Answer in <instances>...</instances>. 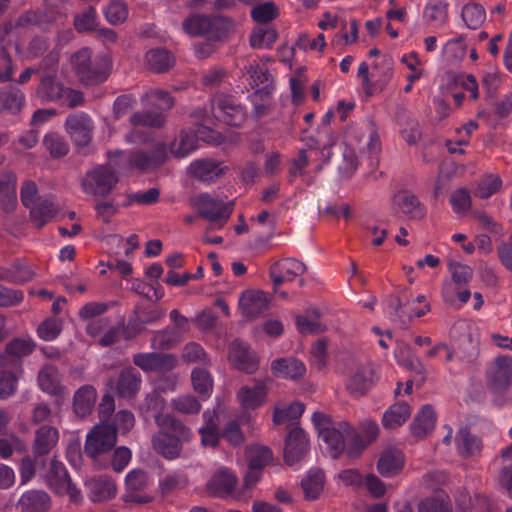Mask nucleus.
<instances>
[{
    "mask_svg": "<svg viewBox=\"0 0 512 512\" xmlns=\"http://www.w3.org/2000/svg\"><path fill=\"white\" fill-rule=\"evenodd\" d=\"M72 67L79 81L85 86L103 83L110 75V63L102 58L92 59L89 49H81L71 57Z\"/></svg>",
    "mask_w": 512,
    "mask_h": 512,
    "instance_id": "obj_1",
    "label": "nucleus"
},
{
    "mask_svg": "<svg viewBox=\"0 0 512 512\" xmlns=\"http://www.w3.org/2000/svg\"><path fill=\"white\" fill-rule=\"evenodd\" d=\"M116 442L115 429L109 423H99L87 434L84 453L94 463L105 466L106 462L102 461V457L111 452Z\"/></svg>",
    "mask_w": 512,
    "mask_h": 512,
    "instance_id": "obj_2",
    "label": "nucleus"
},
{
    "mask_svg": "<svg viewBox=\"0 0 512 512\" xmlns=\"http://www.w3.org/2000/svg\"><path fill=\"white\" fill-rule=\"evenodd\" d=\"M119 181L118 175L106 166L97 165L87 171L81 180L83 191L99 200L108 197Z\"/></svg>",
    "mask_w": 512,
    "mask_h": 512,
    "instance_id": "obj_3",
    "label": "nucleus"
},
{
    "mask_svg": "<svg viewBox=\"0 0 512 512\" xmlns=\"http://www.w3.org/2000/svg\"><path fill=\"white\" fill-rule=\"evenodd\" d=\"M65 128L77 152L88 155L94 131L93 119L84 112L73 113L67 117Z\"/></svg>",
    "mask_w": 512,
    "mask_h": 512,
    "instance_id": "obj_4",
    "label": "nucleus"
},
{
    "mask_svg": "<svg viewBox=\"0 0 512 512\" xmlns=\"http://www.w3.org/2000/svg\"><path fill=\"white\" fill-rule=\"evenodd\" d=\"M34 348L35 344L30 339H11L0 352V368L23 374V359L30 355Z\"/></svg>",
    "mask_w": 512,
    "mask_h": 512,
    "instance_id": "obj_5",
    "label": "nucleus"
},
{
    "mask_svg": "<svg viewBox=\"0 0 512 512\" xmlns=\"http://www.w3.org/2000/svg\"><path fill=\"white\" fill-rule=\"evenodd\" d=\"M149 480L147 473L142 470L131 471L125 481V493L122 499L125 503L145 505L154 500V496L148 493Z\"/></svg>",
    "mask_w": 512,
    "mask_h": 512,
    "instance_id": "obj_6",
    "label": "nucleus"
},
{
    "mask_svg": "<svg viewBox=\"0 0 512 512\" xmlns=\"http://www.w3.org/2000/svg\"><path fill=\"white\" fill-rule=\"evenodd\" d=\"M48 485L58 494H68L71 501H78L80 499V491L72 482L65 466L54 456L50 463V468L47 473Z\"/></svg>",
    "mask_w": 512,
    "mask_h": 512,
    "instance_id": "obj_7",
    "label": "nucleus"
},
{
    "mask_svg": "<svg viewBox=\"0 0 512 512\" xmlns=\"http://www.w3.org/2000/svg\"><path fill=\"white\" fill-rule=\"evenodd\" d=\"M194 206L202 218L211 222L225 223L232 213L233 202L224 203L218 198L203 193L194 199Z\"/></svg>",
    "mask_w": 512,
    "mask_h": 512,
    "instance_id": "obj_8",
    "label": "nucleus"
},
{
    "mask_svg": "<svg viewBox=\"0 0 512 512\" xmlns=\"http://www.w3.org/2000/svg\"><path fill=\"white\" fill-rule=\"evenodd\" d=\"M487 386L496 393L506 391L512 384V357L498 356L486 372Z\"/></svg>",
    "mask_w": 512,
    "mask_h": 512,
    "instance_id": "obj_9",
    "label": "nucleus"
},
{
    "mask_svg": "<svg viewBox=\"0 0 512 512\" xmlns=\"http://www.w3.org/2000/svg\"><path fill=\"white\" fill-rule=\"evenodd\" d=\"M288 434L285 439L284 461L293 465L301 461L309 450V441L305 431L291 423L287 426Z\"/></svg>",
    "mask_w": 512,
    "mask_h": 512,
    "instance_id": "obj_10",
    "label": "nucleus"
},
{
    "mask_svg": "<svg viewBox=\"0 0 512 512\" xmlns=\"http://www.w3.org/2000/svg\"><path fill=\"white\" fill-rule=\"evenodd\" d=\"M177 362V357L170 353H137L133 356V363L145 372L166 373L175 368Z\"/></svg>",
    "mask_w": 512,
    "mask_h": 512,
    "instance_id": "obj_11",
    "label": "nucleus"
},
{
    "mask_svg": "<svg viewBox=\"0 0 512 512\" xmlns=\"http://www.w3.org/2000/svg\"><path fill=\"white\" fill-rule=\"evenodd\" d=\"M167 158L166 145L157 144L151 152L143 150L132 151L128 156V165L134 167L141 172L156 170Z\"/></svg>",
    "mask_w": 512,
    "mask_h": 512,
    "instance_id": "obj_12",
    "label": "nucleus"
},
{
    "mask_svg": "<svg viewBox=\"0 0 512 512\" xmlns=\"http://www.w3.org/2000/svg\"><path fill=\"white\" fill-rule=\"evenodd\" d=\"M228 358L236 369L247 374H253L259 368V359L256 353L238 339L230 343Z\"/></svg>",
    "mask_w": 512,
    "mask_h": 512,
    "instance_id": "obj_13",
    "label": "nucleus"
},
{
    "mask_svg": "<svg viewBox=\"0 0 512 512\" xmlns=\"http://www.w3.org/2000/svg\"><path fill=\"white\" fill-rule=\"evenodd\" d=\"M246 73L250 77L249 84L255 89L254 96L261 101L270 99L274 89V80L269 69L258 63H252L246 67Z\"/></svg>",
    "mask_w": 512,
    "mask_h": 512,
    "instance_id": "obj_14",
    "label": "nucleus"
},
{
    "mask_svg": "<svg viewBox=\"0 0 512 512\" xmlns=\"http://www.w3.org/2000/svg\"><path fill=\"white\" fill-rule=\"evenodd\" d=\"M306 271L307 266L302 261L296 258H284L272 264L269 272L276 288L284 282L293 281Z\"/></svg>",
    "mask_w": 512,
    "mask_h": 512,
    "instance_id": "obj_15",
    "label": "nucleus"
},
{
    "mask_svg": "<svg viewBox=\"0 0 512 512\" xmlns=\"http://www.w3.org/2000/svg\"><path fill=\"white\" fill-rule=\"evenodd\" d=\"M456 447L459 455L464 459L479 458L483 451L482 439L471 432L467 426L458 430L455 436Z\"/></svg>",
    "mask_w": 512,
    "mask_h": 512,
    "instance_id": "obj_16",
    "label": "nucleus"
},
{
    "mask_svg": "<svg viewBox=\"0 0 512 512\" xmlns=\"http://www.w3.org/2000/svg\"><path fill=\"white\" fill-rule=\"evenodd\" d=\"M239 307L246 318L253 319L268 310L269 302L264 292L248 290L242 293Z\"/></svg>",
    "mask_w": 512,
    "mask_h": 512,
    "instance_id": "obj_17",
    "label": "nucleus"
},
{
    "mask_svg": "<svg viewBox=\"0 0 512 512\" xmlns=\"http://www.w3.org/2000/svg\"><path fill=\"white\" fill-rule=\"evenodd\" d=\"M271 378L263 380H255L252 387L243 386L239 389L237 396L238 399L245 409H256L261 406L266 399V387L268 383H271Z\"/></svg>",
    "mask_w": 512,
    "mask_h": 512,
    "instance_id": "obj_18",
    "label": "nucleus"
},
{
    "mask_svg": "<svg viewBox=\"0 0 512 512\" xmlns=\"http://www.w3.org/2000/svg\"><path fill=\"white\" fill-rule=\"evenodd\" d=\"M66 87L58 80L57 75L44 74L39 76L36 96L43 102H57L64 99Z\"/></svg>",
    "mask_w": 512,
    "mask_h": 512,
    "instance_id": "obj_19",
    "label": "nucleus"
},
{
    "mask_svg": "<svg viewBox=\"0 0 512 512\" xmlns=\"http://www.w3.org/2000/svg\"><path fill=\"white\" fill-rule=\"evenodd\" d=\"M214 103L221 112V115L218 117L227 125L238 127L244 122V108L240 104L235 103L231 97L225 95L218 96Z\"/></svg>",
    "mask_w": 512,
    "mask_h": 512,
    "instance_id": "obj_20",
    "label": "nucleus"
},
{
    "mask_svg": "<svg viewBox=\"0 0 512 512\" xmlns=\"http://www.w3.org/2000/svg\"><path fill=\"white\" fill-rule=\"evenodd\" d=\"M156 425L158 429L182 444L190 441L192 437L191 429L172 414L166 413V416H158L156 418Z\"/></svg>",
    "mask_w": 512,
    "mask_h": 512,
    "instance_id": "obj_21",
    "label": "nucleus"
},
{
    "mask_svg": "<svg viewBox=\"0 0 512 512\" xmlns=\"http://www.w3.org/2000/svg\"><path fill=\"white\" fill-rule=\"evenodd\" d=\"M151 444L157 454L168 460L176 459L182 453L183 444L160 429L152 436Z\"/></svg>",
    "mask_w": 512,
    "mask_h": 512,
    "instance_id": "obj_22",
    "label": "nucleus"
},
{
    "mask_svg": "<svg viewBox=\"0 0 512 512\" xmlns=\"http://www.w3.org/2000/svg\"><path fill=\"white\" fill-rule=\"evenodd\" d=\"M404 454L395 448H388L381 454L377 470L383 477L398 475L404 467Z\"/></svg>",
    "mask_w": 512,
    "mask_h": 512,
    "instance_id": "obj_23",
    "label": "nucleus"
},
{
    "mask_svg": "<svg viewBox=\"0 0 512 512\" xmlns=\"http://www.w3.org/2000/svg\"><path fill=\"white\" fill-rule=\"evenodd\" d=\"M141 385L140 374L133 367L124 368L120 371L117 382V395L122 398L131 399L138 393Z\"/></svg>",
    "mask_w": 512,
    "mask_h": 512,
    "instance_id": "obj_24",
    "label": "nucleus"
},
{
    "mask_svg": "<svg viewBox=\"0 0 512 512\" xmlns=\"http://www.w3.org/2000/svg\"><path fill=\"white\" fill-rule=\"evenodd\" d=\"M58 442V430L52 426H41L35 433L32 452L35 459L49 454Z\"/></svg>",
    "mask_w": 512,
    "mask_h": 512,
    "instance_id": "obj_25",
    "label": "nucleus"
},
{
    "mask_svg": "<svg viewBox=\"0 0 512 512\" xmlns=\"http://www.w3.org/2000/svg\"><path fill=\"white\" fill-rule=\"evenodd\" d=\"M274 376L283 379L297 380L304 376L305 365L295 358H279L271 364Z\"/></svg>",
    "mask_w": 512,
    "mask_h": 512,
    "instance_id": "obj_26",
    "label": "nucleus"
},
{
    "mask_svg": "<svg viewBox=\"0 0 512 512\" xmlns=\"http://www.w3.org/2000/svg\"><path fill=\"white\" fill-rule=\"evenodd\" d=\"M327 445V452L333 459L340 458L344 454L346 433L340 427L325 428L320 431L319 436Z\"/></svg>",
    "mask_w": 512,
    "mask_h": 512,
    "instance_id": "obj_27",
    "label": "nucleus"
},
{
    "mask_svg": "<svg viewBox=\"0 0 512 512\" xmlns=\"http://www.w3.org/2000/svg\"><path fill=\"white\" fill-rule=\"evenodd\" d=\"M97 399L96 389L92 385L80 387L73 398V409L76 415L84 418L90 415Z\"/></svg>",
    "mask_w": 512,
    "mask_h": 512,
    "instance_id": "obj_28",
    "label": "nucleus"
},
{
    "mask_svg": "<svg viewBox=\"0 0 512 512\" xmlns=\"http://www.w3.org/2000/svg\"><path fill=\"white\" fill-rule=\"evenodd\" d=\"M394 203L410 219H422L425 209L418 198L408 190L399 191L393 198Z\"/></svg>",
    "mask_w": 512,
    "mask_h": 512,
    "instance_id": "obj_29",
    "label": "nucleus"
},
{
    "mask_svg": "<svg viewBox=\"0 0 512 512\" xmlns=\"http://www.w3.org/2000/svg\"><path fill=\"white\" fill-rule=\"evenodd\" d=\"M219 165L213 160H197L191 163L188 171L191 176L202 182H213L224 173V168Z\"/></svg>",
    "mask_w": 512,
    "mask_h": 512,
    "instance_id": "obj_30",
    "label": "nucleus"
},
{
    "mask_svg": "<svg viewBox=\"0 0 512 512\" xmlns=\"http://www.w3.org/2000/svg\"><path fill=\"white\" fill-rule=\"evenodd\" d=\"M357 138L363 153L367 152L371 158L377 157L380 152V139L372 121L360 126Z\"/></svg>",
    "mask_w": 512,
    "mask_h": 512,
    "instance_id": "obj_31",
    "label": "nucleus"
},
{
    "mask_svg": "<svg viewBox=\"0 0 512 512\" xmlns=\"http://www.w3.org/2000/svg\"><path fill=\"white\" fill-rule=\"evenodd\" d=\"M24 103L25 97L20 89L12 86L0 89V113L16 115L22 110Z\"/></svg>",
    "mask_w": 512,
    "mask_h": 512,
    "instance_id": "obj_32",
    "label": "nucleus"
},
{
    "mask_svg": "<svg viewBox=\"0 0 512 512\" xmlns=\"http://www.w3.org/2000/svg\"><path fill=\"white\" fill-rule=\"evenodd\" d=\"M340 427L346 433L344 453L350 460L358 459L367 448L368 443L359 435L348 422H340Z\"/></svg>",
    "mask_w": 512,
    "mask_h": 512,
    "instance_id": "obj_33",
    "label": "nucleus"
},
{
    "mask_svg": "<svg viewBox=\"0 0 512 512\" xmlns=\"http://www.w3.org/2000/svg\"><path fill=\"white\" fill-rule=\"evenodd\" d=\"M436 414L431 405H424L416 415L412 425V434L418 438L426 437L435 427Z\"/></svg>",
    "mask_w": 512,
    "mask_h": 512,
    "instance_id": "obj_34",
    "label": "nucleus"
},
{
    "mask_svg": "<svg viewBox=\"0 0 512 512\" xmlns=\"http://www.w3.org/2000/svg\"><path fill=\"white\" fill-rule=\"evenodd\" d=\"M42 391L50 395H61L63 387L60 384L59 372L53 365H45L41 368L37 377Z\"/></svg>",
    "mask_w": 512,
    "mask_h": 512,
    "instance_id": "obj_35",
    "label": "nucleus"
},
{
    "mask_svg": "<svg viewBox=\"0 0 512 512\" xmlns=\"http://www.w3.org/2000/svg\"><path fill=\"white\" fill-rule=\"evenodd\" d=\"M145 59L147 69L154 73H165L175 63L173 55L165 49H151L146 53Z\"/></svg>",
    "mask_w": 512,
    "mask_h": 512,
    "instance_id": "obj_36",
    "label": "nucleus"
},
{
    "mask_svg": "<svg viewBox=\"0 0 512 512\" xmlns=\"http://www.w3.org/2000/svg\"><path fill=\"white\" fill-rule=\"evenodd\" d=\"M23 512H47L50 507V497L44 491H29L19 500Z\"/></svg>",
    "mask_w": 512,
    "mask_h": 512,
    "instance_id": "obj_37",
    "label": "nucleus"
},
{
    "mask_svg": "<svg viewBox=\"0 0 512 512\" xmlns=\"http://www.w3.org/2000/svg\"><path fill=\"white\" fill-rule=\"evenodd\" d=\"M373 370L360 367L350 377L347 384V390L355 397L364 396L368 390L372 387Z\"/></svg>",
    "mask_w": 512,
    "mask_h": 512,
    "instance_id": "obj_38",
    "label": "nucleus"
},
{
    "mask_svg": "<svg viewBox=\"0 0 512 512\" xmlns=\"http://www.w3.org/2000/svg\"><path fill=\"white\" fill-rule=\"evenodd\" d=\"M325 475L323 470L316 468L309 471L301 481V487L306 500H316L323 490Z\"/></svg>",
    "mask_w": 512,
    "mask_h": 512,
    "instance_id": "obj_39",
    "label": "nucleus"
},
{
    "mask_svg": "<svg viewBox=\"0 0 512 512\" xmlns=\"http://www.w3.org/2000/svg\"><path fill=\"white\" fill-rule=\"evenodd\" d=\"M235 29V22L231 17L210 15L208 27V40L220 41L227 38Z\"/></svg>",
    "mask_w": 512,
    "mask_h": 512,
    "instance_id": "obj_40",
    "label": "nucleus"
},
{
    "mask_svg": "<svg viewBox=\"0 0 512 512\" xmlns=\"http://www.w3.org/2000/svg\"><path fill=\"white\" fill-rule=\"evenodd\" d=\"M237 484L236 476L228 469L218 470L207 484L208 490L214 494H231Z\"/></svg>",
    "mask_w": 512,
    "mask_h": 512,
    "instance_id": "obj_41",
    "label": "nucleus"
},
{
    "mask_svg": "<svg viewBox=\"0 0 512 512\" xmlns=\"http://www.w3.org/2000/svg\"><path fill=\"white\" fill-rule=\"evenodd\" d=\"M58 212V208L50 199H38L30 208V218L38 229L42 228Z\"/></svg>",
    "mask_w": 512,
    "mask_h": 512,
    "instance_id": "obj_42",
    "label": "nucleus"
},
{
    "mask_svg": "<svg viewBox=\"0 0 512 512\" xmlns=\"http://www.w3.org/2000/svg\"><path fill=\"white\" fill-rule=\"evenodd\" d=\"M210 15L192 14L186 17L182 23L183 30L193 37H205L208 39Z\"/></svg>",
    "mask_w": 512,
    "mask_h": 512,
    "instance_id": "obj_43",
    "label": "nucleus"
},
{
    "mask_svg": "<svg viewBox=\"0 0 512 512\" xmlns=\"http://www.w3.org/2000/svg\"><path fill=\"white\" fill-rule=\"evenodd\" d=\"M91 493L95 502L109 500L116 494V485L107 476H99L91 482Z\"/></svg>",
    "mask_w": 512,
    "mask_h": 512,
    "instance_id": "obj_44",
    "label": "nucleus"
},
{
    "mask_svg": "<svg viewBox=\"0 0 512 512\" xmlns=\"http://www.w3.org/2000/svg\"><path fill=\"white\" fill-rule=\"evenodd\" d=\"M411 410L406 403H397L390 407L383 415V425L386 428L394 429L401 426L410 416Z\"/></svg>",
    "mask_w": 512,
    "mask_h": 512,
    "instance_id": "obj_45",
    "label": "nucleus"
},
{
    "mask_svg": "<svg viewBox=\"0 0 512 512\" xmlns=\"http://www.w3.org/2000/svg\"><path fill=\"white\" fill-rule=\"evenodd\" d=\"M129 121L132 126L161 128L166 122V117L160 112L138 111L130 116Z\"/></svg>",
    "mask_w": 512,
    "mask_h": 512,
    "instance_id": "obj_46",
    "label": "nucleus"
},
{
    "mask_svg": "<svg viewBox=\"0 0 512 512\" xmlns=\"http://www.w3.org/2000/svg\"><path fill=\"white\" fill-rule=\"evenodd\" d=\"M462 18L469 28L477 29L484 22L486 13L480 4L469 3L462 9Z\"/></svg>",
    "mask_w": 512,
    "mask_h": 512,
    "instance_id": "obj_47",
    "label": "nucleus"
},
{
    "mask_svg": "<svg viewBox=\"0 0 512 512\" xmlns=\"http://www.w3.org/2000/svg\"><path fill=\"white\" fill-rule=\"evenodd\" d=\"M272 451L269 447L254 445L248 450L249 468L262 470L271 460Z\"/></svg>",
    "mask_w": 512,
    "mask_h": 512,
    "instance_id": "obj_48",
    "label": "nucleus"
},
{
    "mask_svg": "<svg viewBox=\"0 0 512 512\" xmlns=\"http://www.w3.org/2000/svg\"><path fill=\"white\" fill-rule=\"evenodd\" d=\"M180 341V335L176 330L164 329L154 334L151 347L155 350H169Z\"/></svg>",
    "mask_w": 512,
    "mask_h": 512,
    "instance_id": "obj_49",
    "label": "nucleus"
},
{
    "mask_svg": "<svg viewBox=\"0 0 512 512\" xmlns=\"http://www.w3.org/2000/svg\"><path fill=\"white\" fill-rule=\"evenodd\" d=\"M166 401L160 395V393L153 391L146 395L144 402L141 406L143 413L151 415L156 422L158 416H166V413H162L165 408Z\"/></svg>",
    "mask_w": 512,
    "mask_h": 512,
    "instance_id": "obj_50",
    "label": "nucleus"
},
{
    "mask_svg": "<svg viewBox=\"0 0 512 512\" xmlns=\"http://www.w3.org/2000/svg\"><path fill=\"white\" fill-rule=\"evenodd\" d=\"M275 28L256 27L250 36V45L253 48L270 47L277 39Z\"/></svg>",
    "mask_w": 512,
    "mask_h": 512,
    "instance_id": "obj_51",
    "label": "nucleus"
},
{
    "mask_svg": "<svg viewBox=\"0 0 512 512\" xmlns=\"http://www.w3.org/2000/svg\"><path fill=\"white\" fill-rule=\"evenodd\" d=\"M171 406L177 412L187 415L198 414L202 407L199 400L190 394L181 395L173 399Z\"/></svg>",
    "mask_w": 512,
    "mask_h": 512,
    "instance_id": "obj_52",
    "label": "nucleus"
},
{
    "mask_svg": "<svg viewBox=\"0 0 512 512\" xmlns=\"http://www.w3.org/2000/svg\"><path fill=\"white\" fill-rule=\"evenodd\" d=\"M21 376V373L0 368V398L5 399L14 394Z\"/></svg>",
    "mask_w": 512,
    "mask_h": 512,
    "instance_id": "obj_53",
    "label": "nucleus"
},
{
    "mask_svg": "<svg viewBox=\"0 0 512 512\" xmlns=\"http://www.w3.org/2000/svg\"><path fill=\"white\" fill-rule=\"evenodd\" d=\"M43 144L53 158L63 157L69 152L67 142L57 133L47 134L44 138Z\"/></svg>",
    "mask_w": 512,
    "mask_h": 512,
    "instance_id": "obj_54",
    "label": "nucleus"
},
{
    "mask_svg": "<svg viewBox=\"0 0 512 512\" xmlns=\"http://www.w3.org/2000/svg\"><path fill=\"white\" fill-rule=\"evenodd\" d=\"M73 24L79 33L96 30L97 22L95 9L92 6H89L83 12L76 14Z\"/></svg>",
    "mask_w": 512,
    "mask_h": 512,
    "instance_id": "obj_55",
    "label": "nucleus"
},
{
    "mask_svg": "<svg viewBox=\"0 0 512 512\" xmlns=\"http://www.w3.org/2000/svg\"><path fill=\"white\" fill-rule=\"evenodd\" d=\"M37 11V27L42 31L50 30L51 26L57 23H62L66 19V16L59 10L46 9L36 10Z\"/></svg>",
    "mask_w": 512,
    "mask_h": 512,
    "instance_id": "obj_56",
    "label": "nucleus"
},
{
    "mask_svg": "<svg viewBox=\"0 0 512 512\" xmlns=\"http://www.w3.org/2000/svg\"><path fill=\"white\" fill-rule=\"evenodd\" d=\"M305 406L303 403L294 402L285 409H275L273 414V422L281 424L286 420H296L304 412Z\"/></svg>",
    "mask_w": 512,
    "mask_h": 512,
    "instance_id": "obj_57",
    "label": "nucleus"
},
{
    "mask_svg": "<svg viewBox=\"0 0 512 512\" xmlns=\"http://www.w3.org/2000/svg\"><path fill=\"white\" fill-rule=\"evenodd\" d=\"M105 17L112 25L121 24L128 17V9L121 1H111L105 10Z\"/></svg>",
    "mask_w": 512,
    "mask_h": 512,
    "instance_id": "obj_58",
    "label": "nucleus"
},
{
    "mask_svg": "<svg viewBox=\"0 0 512 512\" xmlns=\"http://www.w3.org/2000/svg\"><path fill=\"white\" fill-rule=\"evenodd\" d=\"M391 77H392V69L388 67L383 72V74L379 78L375 79L374 81H372L370 79V77L362 78V85L365 89V94L367 96H372L376 92L383 91L385 86L391 79Z\"/></svg>",
    "mask_w": 512,
    "mask_h": 512,
    "instance_id": "obj_59",
    "label": "nucleus"
},
{
    "mask_svg": "<svg viewBox=\"0 0 512 512\" xmlns=\"http://www.w3.org/2000/svg\"><path fill=\"white\" fill-rule=\"evenodd\" d=\"M251 17L258 23H268L277 17V7L273 2H265L252 9Z\"/></svg>",
    "mask_w": 512,
    "mask_h": 512,
    "instance_id": "obj_60",
    "label": "nucleus"
},
{
    "mask_svg": "<svg viewBox=\"0 0 512 512\" xmlns=\"http://www.w3.org/2000/svg\"><path fill=\"white\" fill-rule=\"evenodd\" d=\"M182 359L187 363H208L204 349L197 343L191 342L185 345L182 352Z\"/></svg>",
    "mask_w": 512,
    "mask_h": 512,
    "instance_id": "obj_61",
    "label": "nucleus"
},
{
    "mask_svg": "<svg viewBox=\"0 0 512 512\" xmlns=\"http://www.w3.org/2000/svg\"><path fill=\"white\" fill-rule=\"evenodd\" d=\"M448 267L452 274V280L457 285L467 284L472 278L473 270L467 265L449 260Z\"/></svg>",
    "mask_w": 512,
    "mask_h": 512,
    "instance_id": "obj_62",
    "label": "nucleus"
},
{
    "mask_svg": "<svg viewBox=\"0 0 512 512\" xmlns=\"http://www.w3.org/2000/svg\"><path fill=\"white\" fill-rule=\"evenodd\" d=\"M135 424V418L132 412L128 410H120L114 416L112 424H110L117 433L120 431L122 434L128 433Z\"/></svg>",
    "mask_w": 512,
    "mask_h": 512,
    "instance_id": "obj_63",
    "label": "nucleus"
},
{
    "mask_svg": "<svg viewBox=\"0 0 512 512\" xmlns=\"http://www.w3.org/2000/svg\"><path fill=\"white\" fill-rule=\"evenodd\" d=\"M61 330V322L57 319L49 318L39 325L37 332L41 339L51 341L61 333Z\"/></svg>",
    "mask_w": 512,
    "mask_h": 512,
    "instance_id": "obj_64",
    "label": "nucleus"
}]
</instances>
